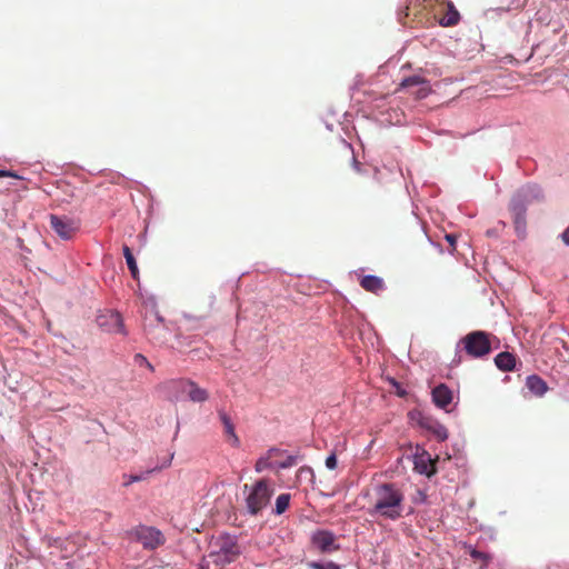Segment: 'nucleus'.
Wrapping results in <instances>:
<instances>
[{
	"instance_id": "nucleus-1",
	"label": "nucleus",
	"mask_w": 569,
	"mask_h": 569,
	"mask_svg": "<svg viewBox=\"0 0 569 569\" xmlns=\"http://www.w3.org/2000/svg\"><path fill=\"white\" fill-rule=\"evenodd\" d=\"M405 495L395 483H379L373 487L368 513L375 518L396 521L403 513Z\"/></svg>"
},
{
	"instance_id": "nucleus-2",
	"label": "nucleus",
	"mask_w": 569,
	"mask_h": 569,
	"mask_svg": "<svg viewBox=\"0 0 569 569\" xmlns=\"http://www.w3.org/2000/svg\"><path fill=\"white\" fill-rule=\"evenodd\" d=\"M241 555L238 539L229 533H220L210 541L209 557L216 566L224 567L234 562Z\"/></svg>"
},
{
	"instance_id": "nucleus-3",
	"label": "nucleus",
	"mask_w": 569,
	"mask_h": 569,
	"mask_svg": "<svg viewBox=\"0 0 569 569\" xmlns=\"http://www.w3.org/2000/svg\"><path fill=\"white\" fill-rule=\"evenodd\" d=\"M491 335L486 331H472L462 337L458 346H462V349L470 358H483L491 352Z\"/></svg>"
},
{
	"instance_id": "nucleus-4",
	"label": "nucleus",
	"mask_w": 569,
	"mask_h": 569,
	"mask_svg": "<svg viewBox=\"0 0 569 569\" xmlns=\"http://www.w3.org/2000/svg\"><path fill=\"white\" fill-rule=\"evenodd\" d=\"M273 488L270 480L260 479L249 490L246 498L248 511L251 515L260 512L270 501Z\"/></svg>"
},
{
	"instance_id": "nucleus-5",
	"label": "nucleus",
	"mask_w": 569,
	"mask_h": 569,
	"mask_svg": "<svg viewBox=\"0 0 569 569\" xmlns=\"http://www.w3.org/2000/svg\"><path fill=\"white\" fill-rule=\"evenodd\" d=\"M423 8L433 10V16L442 27H455L460 21V13L449 0H423Z\"/></svg>"
},
{
	"instance_id": "nucleus-6",
	"label": "nucleus",
	"mask_w": 569,
	"mask_h": 569,
	"mask_svg": "<svg viewBox=\"0 0 569 569\" xmlns=\"http://www.w3.org/2000/svg\"><path fill=\"white\" fill-rule=\"evenodd\" d=\"M531 194V188L518 190L510 201V211L513 216V223L518 233H521L526 227V211Z\"/></svg>"
},
{
	"instance_id": "nucleus-7",
	"label": "nucleus",
	"mask_w": 569,
	"mask_h": 569,
	"mask_svg": "<svg viewBox=\"0 0 569 569\" xmlns=\"http://www.w3.org/2000/svg\"><path fill=\"white\" fill-rule=\"evenodd\" d=\"M50 226L52 230L63 240L73 238L80 228L78 220L57 214L50 216Z\"/></svg>"
},
{
	"instance_id": "nucleus-8",
	"label": "nucleus",
	"mask_w": 569,
	"mask_h": 569,
	"mask_svg": "<svg viewBox=\"0 0 569 569\" xmlns=\"http://www.w3.org/2000/svg\"><path fill=\"white\" fill-rule=\"evenodd\" d=\"M134 537L146 549H156L166 541L162 532L153 527L141 526L137 528Z\"/></svg>"
},
{
	"instance_id": "nucleus-9",
	"label": "nucleus",
	"mask_w": 569,
	"mask_h": 569,
	"mask_svg": "<svg viewBox=\"0 0 569 569\" xmlns=\"http://www.w3.org/2000/svg\"><path fill=\"white\" fill-rule=\"evenodd\" d=\"M100 327L109 332H117L126 335L122 317L119 312L108 311L98 317Z\"/></svg>"
},
{
	"instance_id": "nucleus-10",
	"label": "nucleus",
	"mask_w": 569,
	"mask_h": 569,
	"mask_svg": "<svg viewBox=\"0 0 569 569\" xmlns=\"http://www.w3.org/2000/svg\"><path fill=\"white\" fill-rule=\"evenodd\" d=\"M401 88H412L418 87L416 91H412V94L416 97V99H425L428 97V94L431 92L429 82L419 77V76H412L403 79L400 83Z\"/></svg>"
},
{
	"instance_id": "nucleus-11",
	"label": "nucleus",
	"mask_w": 569,
	"mask_h": 569,
	"mask_svg": "<svg viewBox=\"0 0 569 569\" xmlns=\"http://www.w3.org/2000/svg\"><path fill=\"white\" fill-rule=\"evenodd\" d=\"M452 391L443 383L432 390V400L441 409L447 410L448 406L452 402Z\"/></svg>"
},
{
	"instance_id": "nucleus-12",
	"label": "nucleus",
	"mask_w": 569,
	"mask_h": 569,
	"mask_svg": "<svg viewBox=\"0 0 569 569\" xmlns=\"http://www.w3.org/2000/svg\"><path fill=\"white\" fill-rule=\"evenodd\" d=\"M526 388L538 398L543 397L549 390L547 382L538 375H530L526 378Z\"/></svg>"
},
{
	"instance_id": "nucleus-13",
	"label": "nucleus",
	"mask_w": 569,
	"mask_h": 569,
	"mask_svg": "<svg viewBox=\"0 0 569 569\" xmlns=\"http://www.w3.org/2000/svg\"><path fill=\"white\" fill-rule=\"evenodd\" d=\"M312 541L321 552H327L331 550L335 543V535L330 531L320 530L313 535Z\"/></svg>"
},
{
	"instance_id": "nucleus-14",
	"label": "nucleus",
	"mask_w": 569,
	"mask_h": 569,
	"mask_svg": "<svg viewBox=\"0 0 569 569\" xmlns=\"http://www.w3.org/2000/svg\"><path fill=\"white\" fill-rule=\"evenodd\" d=\"M283 451L278 448H271L268 450L264 457H261L257 460L254 465V469L257 472H262L267 468L273 467V459L283 456Z\"/></svg>"
},
{
	"instance_id": "nucleus-15",
	"label": "nucleus",
	"mask_w": 569,
	"mask_h": 569,
	"mask_svg": "<svg viewBox=\"0 0 569 569\" xmlns=\"http://www.w3.org/2000/svg\"><path fill=\"white\" fill-rule=\"evenodd\" d=\"M184 391L193 402H203L208 399V392L193 381L188 380L184 382Z\"/></svg>"
},
{
	"instance_id": "nucleus-16",
	"label": "nucleus",
	"mask_w": 569,
	"mask_h": 569,
	"mask_svg": "<svg viewBox=\"0 0 569 569\" xmlns=\"http://www.w3.org/2000/svg\"><path fill=\"white\" fill-rule=\"evenodd\" d=\"M360 286L369 292L377 293L385 288V282L381 278L372 274L362 277Z\"/></svg>"
},
{
	"instance_id": "nucleus-17",
	"label": "nucleus",
	"mask_w": 569,
	"mask_h": 569,
	"mask_svg": "<svg viewBox=\"0 0 569 569\" xmlns=\"http://www.w3.org/2000/svg\"><path fill=\"white\" fill-rule=\"evenodd\" d=\"M495 363L501 371H512L516 367V357L508 351H503L496 356Z\"/></svg>"
},
{
	"instance_id": "nucleus-18",
	"label": "nucleus",
	"mask_w": 569,
	"mask_h": 569,
	"mask_svg": "<svg viewBox=\"0 0 569 569\" xmlns=\"http://www.w3.org/2000/svg\"><path fill=\"white\" fill-rule=\"evenodd\" d=\"M219 417L223 425L224 433L229 437L231 445L233 447H238L240 443V440H239L238 436L236 435L234 426H233L230 417L223 411L219 412Z\"/></svg>"
},
{
	"instance_id": "nucleus-19",
	"label": "nucleus",
	"mask_w": 569,
	"mask_h": 569,
	"mask_svg": "<svg viewBox=\"0 0 569 569\" xmlns=\"http://www.w3.org/2000/svg\"><path fill=\"white\" fill-rule=\"evenodd\" d=\"M122 251H123V256L126 258V262L131 272L132 278L138 280L139 279V270H138L137 261L133 257V253L131 252V250L128 246H123Z\"/></svg>"
},
{
	"instance_id": "nucleus-20",
	"label": "nucleus",
	"mask_w": 569,
	"mask_h": 569,
	"mask_svg": "<svg viewBox=\"0 0 569 569\" xmlns=\"http://www.w3.org/2000/svg\"><path fill=\"white\" fill-rule=\"evenodd\" d=\"M466 549H468L469 555L475 559L482 562L481 567H487L488 563L491 561L492 557L489 553L479 551L471 546H466Z\"/></svg>"
},
{
	"instance_id": "nucleus-21",
	"label": "nucleus",
	"mask_w": 569,
	"mask_h": 569,
	"mask_svg": "<svg viewBox=\"0 0 569 569\" xmlns=\"http://www.w3.org/2000/svg\"><path fill=\"white\" fill-rule=\"evenodd\" d=\"M299 459H301V457L298 455H289L282 460H274L273 467H277L279 469H287L296 466Z\"/></svg>"
},
{
	"instance_id": "nucleus-22",
	"label": "nucleus",
	"mask_w": 569,
	"mask_h": 569,
	"mask_svg": "<svg viewBox=\"0 0 569 569\" xmlns=\"http://www.w3.org/2000/svg\"><path fill=\"white\" fill-rule=\"evenodd\" d=\"M289 502H290L289 493L279 495L276 499V510H274L276 513L277 515L283 513L288 509Z\"/></svg>"
},
{
	"instance_id": "nucleus-23",
	"label": "nucleus",
	"mask_w": 569,
	"mask_h": 569,
	"mask_svg": "<svg viewBox=\"0 0 569 569\" xmlns=\"http://www.w3.org/2000/svg\"><path fill=\"white\" fill-rule=\"evenodd\" d=\"M163 319L162 317L158 313V311H156L154 309H152L150 311V316L146 315L144 316V329L146 330H149L151 327H154L156 322L157 323H162Z\"/></svg>"
},
{
	"instance_id": "nucleus-24",
	"label": "nucleus",
	"mask_w": 569,
	"mask_h": 569,
	"mask_svg": "<svg viewBox=\"0 0 569 569\" xmlns=\"http://www.w3.org/2000/svg\"><path fill=\"white\" fill-rule=\"evenodd\" d=\"M297 479L299 481H308V482H313L315 481V472L312 470L311 467H308V466H303L301 468H299L298 472H297Z\"/></svg>"
},
{
	"instance_id": "nucleus-25",
	"label": "nucleus",
	"mask_w": 569,
	"mask_h": 569,
	"mask_svg": "<svg viewBox=\"0 0 569 569\" xmlns=\"http://www.w3.org/2000/svg\"><path fill=\"white\" fill-rule=\"evenodd\" d=\"M309 567L311 569H340L338 565L335 562H328V563H319V562H310Z\"/></svg>"
},
{
	"instance_id": "nucleus-26",
	"label": "nucleus",
	"mask_w": 569,
	"mask_h": 569,
	"mask_svg": "<svg viewBox=\"0 0 569 569\" xmlns=\"http://www.w3.org/2000/svg\"><path fill=\"white\" fill-rule=\"evenodd\" d=\"M123 478H124L123 486H129L132 482H137V481L143 480L144 476L143 475H131V476L124 475Z\"/></svg>"
},
{
	"instance_id": "nucleus-27",
	"label": "nucleus",
	"mask_w": 569,
	"mask_h": 569,
	"mask_svg": "<svg viewBox=\"0 0 569 569\" xmlns=\"http://www.w3.org/2000/svg\"><path fill=\"white\" fill-rule=\"evenodd\" d=\"M390 383L395 388V393L401 398L407 396V391L401 387L399 382H397L395 379H390Z\"/></svg>"
},
{
	"instance_id": "nucleus-28",
	"label": "nucleus",
	"mask_w": 569,
	"mask_h": 569,
	"mask_svg": "<svg viewBox=\"0 0 569 569\" xmlns=\"http://www.w3.org/2000/svg\"><path fill=\"white\" fill-rule=\"evenodd\" d=\"M337 465H338V461H337V457H336V453H331L330 456L327 457L326 459V467L330 470H333L337 468Z\"/></svg>"
},
{
	"instance_id": "nucleus-29",
	"label": "nucleus",
	"mask_w": 569,
	"mask_h": 569,
	"mask_svg": "<svg viewBox=\"0 0 569 569\" xmlns=\"http://www.w3.org/2000/svg\"><path fill=\"white\" fill-rule=\"evenodd\" d=\"M429 462H430V466H431V469L429 470L427 468V465L426 463H422V466H420L419 462L416 463V468L420 470V472L422 473H426L428 476H430L431 473L435 472V468H433V463L431 462L430 458H428Z\"/></svg>"
},
{
	"instance_id": "nucleus-30",
	"label": "nucleus",
	"mask_w": 569,
	"mask_h": 569,
	"mask_svg": "<svg viewBox=\"0 0 569 569\" xmlns=\"http://www.w3.org/2000/svg\"><path fill=\"white\" fill-rule=\"evenodd\" d=\"M435 435L439 440L443 441L448 438V430L445 427L439 426L437 429H435Z\"/></svg>"
},
{
	"instance_id": "nucleus-31",
	"label": "nucleus",
	"mask_w": 569,
	"mask_h": 569,
	"mask_svg": "<svg viewBox=\"0 0 569 569\" xmlns=\"http://www.w3.org/2000/svg\"><path fill=\"white\" fill-rule=\"evenodd\" d=\"M420 6L419 1L418 0H415V1H411L407 7H406V16L409 17L411 14V12H413L418 7Z\"/></svg>"
},
{
	"instance_id": "nucleus-32",
	"label": "nucleus",
	"mask_w": 569,
	"mask_h": 569,
	"mask_svg": "<svg viewBox=\"0 0 569 569\" xmlns=\"http://www.w3.org/2000/svg\"><path fill=\"white\" fill-rule=\"evenodd\" d=\"M3 177L20 179V177L17 173H14L13 171L0 170V178H3Z\"/></svg>"
},
{
	"instance_id": "nucleus-33",
	"label": "nucleus",
	"mask_w": 569,
	"mask_h": 569,
	"mask_svg": "<svg viewBox=\"0 0 569 569\" xmlns=\"http://www.w3.org/2000/svg\"><path fill=\"white\" fill-rule=\"evenodd\" d=\"M446 240L449 242L452 250H455L456 242H457V236L453 233L446 234Z\"/></svg>"
},
{
	"instance_id": "nucleus-34",
	"label": "nucleus",
	"mask_w": 569,
	"mask_h": 569,
	"mask_svg": "<svg viewBox=\"0 0 569 569\" xmlns=\"http://www.w3.org/2000/svg\"><path fill=\"white\" fill-rule=\"evenodd\" d=\"M561 239L567 246H569V227L562 232Z\"/></svg>"
},
{
	"instance_id": "nucleus-35",
	"label": "nucleus",
	"mask_w": 569,
	"mask_h": 569,
	"mask_svg": "<svg viewBox=\"0 0 569 569\" xmlns=\"http://www.w3.org/2000/svg\"><path fill=\"white\" fill-rule=\"evenodd\" d=\"M137 358L141 359L142 361L146 362L147 367L150 369V370H153V367L152 365L141 355H137Z\"/></svg>"
},
{
	"instance_id": "nucleus-36",
	"label": "nucleus",
	"mask_w": 569,
	"mask_h": 569,
	"mask_svg": "<svg viewBox=\"0 0 569 569\" xmlns=\"http://www.w3.org/2000/svg\"><path fill=\"white\" fill-rule=\"evenodd\" d=\"M480 569H485V567H480Z\"/></svg>"
}]
</instances>
